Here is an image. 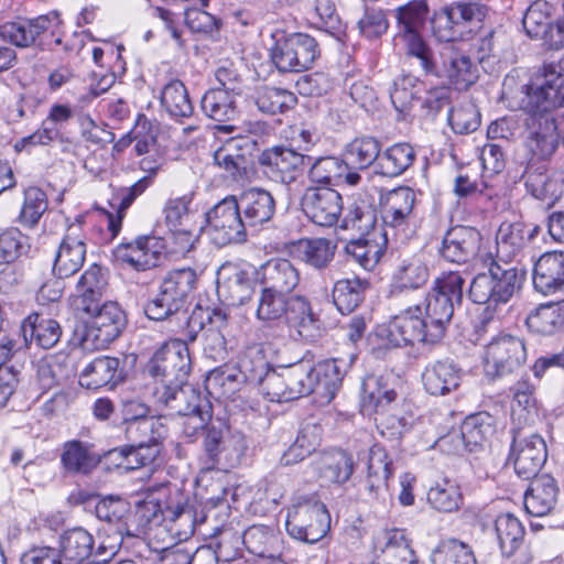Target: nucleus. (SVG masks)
<instances>
[{
    "label": "nucleus",
    "instance_id": "1",
    "mask_svg": "<svg viewBox=\"0 0 564 564\" xmlns=\"http://www.w3.org/2000/svg\"><path fill=\"white\" fill-rule=\"evenodd\" d=\"M484 264L488 271L471 280L468 296L476 304L497 308L507 304L521 289L524 272L512 264L498 262L491 253L486 256Z\"/></svg>",
    "mask_w": 564,
    "mask_h": 564
},
{
    "label": "nucleus",
    "instance_id": "2",
    "mask_svg": "<svg viewBox=\"0 0 564 564\" xmlns=\"http://www.w3.org/2000/svg\"><path fill=\"white\" fill-rule=\"evenodd\" d=\"M415 61L425 77L437 78L457 90H467L478 79L477 64L453 45L443 46L438 53L430 47Z\"/></svg>",
    "mask_w": 564,
    "mask_h": 564
},
{
    "label": "nucleus",
    "instance_id": "3",
    "mask_svg": "<svg viewBox=\"0 0 564 564\" xmlns=\"http://www.w3.org/2000/svg\"><path fill=\"white\" fill-rule=\"evenodd\" d=\"M464 284L465 280L460 272H443L435 279L432 290L421 305L433 335L438 336L441 340L453 318L455 306L462 304Z\"/></svg>",
    "mask_w": 564,
    "mask_h": 564
},
{
    "label": "nucleus",
    "instance_id": "4",
    "mask_svg": "<svg viewBox=\"0 0 564 564\" xmlns=\"http://www.w3.org/2000/svg\"><path fill=\"white\" fill-rule=\"evenodd\" d=\"M196 273L191 268L170 271L160 284L159 292L144 305L148 318L162 322L177 314L195 289Z\"/></svg>",
    "mask_w": 564,
    "mask_h": 564
},
{
    "label": "nucleus",
    "instance_id": "5",
    "mask_svg": "<svg viewBox=\"0 0 564 564\" xmlns=\"http://www.w3.org/2000/svg\"><path fill=\"white\" fill-rule=\"evenodd\" d=\"M336 245L326 238H299L284 241V289L293 291L300 282L293 262L307 264L316 270L328 267L335 256Z\"/></svg>",
    "mask_w": 564,
    "mask_h": 564
},
{
    "label": "nucleus",
    "instance_id": "6",
    "mask_svg": "<svg viewBox=\"0 0 564 564\" xmlns=\"http://www.w3.org/2000/svg\"><path fill=\"white\" fill-rule=\"evenodd\" d=\"M204 332L203 352L215 362H225L228 358L227 341L224 328L227 315L221 310L197 305L187 318L185 339L187 344L196 340L199 332Z\"/></svg>",
    "mask_w": 564,
    "mask_h": 564
},
{
    "label": "nucleus",
    "instance_id": "7",
    "mask_svg": "<svg viewBox=\"0 0 564 564\" xmlns=\"http://www.w3.org/2000/svg\"><path fill=\"white\" fill-rule=\"evenodd\" d=\"M186 339H173L162 345L144 367V375L155 387L183 384L191 371V358Z\"/></svg>",
    "mask_w": 564,
    "mask_h": 564
},
{
    "label": "nucleus",
    "instance_id": "8",
    "mask_svg": "<svg viewBox=\"0 0 564 564\" xmlns=\"http://www.w3.org/2000/svg\"><path fill=\"white\" fill-rule=\"evenodd\" d=\"M395 21L394 39L401 41L408 57L417 59L430 45L423 37V30L430 18L427 0H409L392 10Z\"/></svg>",
    "mask_w": 564,
    "mask_h": 564
},
{
    "label": "nucleus",
    "instance_id": "9",
    "mask_svg": "<svg viewBox=\"0 0 564 564\" xmlns=\"http://www.w3.org/2000/svg\"><path fill=\"white\" fill-rule=\"evenodd\" d=\"M207 235L218 248L247 241L246 224L241 218L238 199L227 196L206 213Z\"/></svg>",
    "mask_w": 564,
    "mask_h": 564
},
{
    "label": "nucleus",
    "instance_id": "10",
    "mask_svg": "<svg viewBox=\"0 0 564 564\" xmlns=\"http://www.w3.org/2000/svg\"><path fill=\"white\" fill-rule=\"evenodd\" d=\"M524 339L511 334H500L486 345L484 371L487 378L496 380L519 370L527 361Z\"/></svg>",
    "mask_w": 564,
    "mask_h": 564
},
{
    "label": "nucleus",
    "instance_id": "11",
    "mask_svg": "<svg viewBox=\"0 0 564 564\" xmlns=\"http://www.w3.org/2000/svg\"><path fill=\"white\" fill-rule=\"evenodd\" d=\"M203 446L212 465L227 468L240 463L248 443L241 432H231L224 419L215 417L205 434Z\"/></svg>",
    "mask_w": 564,
    "mask_h": 564
},
{
    "label": "nucleus",
    "instance_id": "12",
    "mask_svg": "<svg viewBox=\"0 0 564 564\" xmlns=\"http://www.w3.org/2000/svg\"><path fill=\"white\" fill-rule=\"evenodd\" d=\"M511 434L508 459L520 478L530 480L539 475L547 459L546 443L540 434L527 433L520 427H513Z\"/></svg>",
    "mask_w": 564,
    "mask_h": 564
},
{
    "label": "nucleus",
    "instance_id": "13",
    "mask_svg": "<svg viewBox=\"0 0 564 564\" xmlns=\"http://www.w3.org/2000/svg\"><path fill=\"white\" fill-rule=\"evenodd\" d=\"M315 520V525L311 528L308 540L321 541L330 529V516L326 506L315 497L300 496L292 499L285 519V529L293 536L297 535L307 521Z\"/></svg>",
    "mask_w": 564,
    "mask_h": 564
},
{
    "label": "nucleus",
    "instance_id": "14",
    "mask_svg": "<svg viewBox=\"0 0 564 564\" xmlns=\"http://www.w3.org/2000/svg\"><path fill=\"white\" fill-rule=\"evenodd\" d=\"M426 322L421 304L410 306L389 322L388 339L397 347L415 343L434 346L441 341V338L433 335Z\"/></svg>",
    "mask_w": 564,
    "mask_h": 564
},
{
    "label": "nucleus",
    "instance_id": "15",
    "mask_svg": "<svg viewBox=\"0 0 564 564\" xmlns=\"http://www.w3.org/2000/svg\"><path fill=\"white\" fill-rule=\"evenodd\" d=\"M90 324L83 337V345L87 349H104L117 339L127 324L124 312L116 302L98 305L91 314Z\"/></svg>",
    "mask_w": 564,
    "mask_h": 564
},
{
    "label": "nucleus",
    "instance_id": "16",
    "mask_svg": "<svg viewBox=\"0 0 564 564\" xmlns=\"http://www.w3.org/2000/svg\"><path fill=\"white\" fill-rule=\"evenodd\" d=\"M416 202L415 192L408 186L389 191L380 198V215L383 224V236L397 237L405 235L413 216Z\"/></svg>",
    "mask_w": 564,
    "mask_h": 564
},
{
    "label": "nucleus",
    "instance_id": "17",
    "mask_svg": "<svg viewBox=\"0 0 564 564\" xmlns=\"http://www.w3.org/2000/svg\"><path fill=\"white\" fill-rule=\"evenodd\" d=\"M217 292L228 305L240 306L248 302L253 293L256 268L246 262L224 263L217 273Z\"/></svg>",
    "mask_w": 564,
    "mask_h": 564
},
{
    "label": "nucleus",
    "instance_id": "18",
    "mask_svg": "<svg viewBox=\"0 0 564 564\" xmlns=\"http://www.w3.org/2000/svg\"><path fill=\"white\" fill-rule=\"evenodd\" d=\"M539 225L522 221H503L496 234V259L498 262H511L521 256L529 243L540 234Z\"/></svg>",
    "mask_w": 564,
    "mask_h": 564
},
{
    "label": "nucleus",
    "instance_id": "19",
    "mask_svg": "<svg viewBox=\"0 0 564 564\" xmlns=\"http://www.w3.org/2000/svg\"><path fill=\"white\" fill-rule=\"evenodd\" d=\"M302 210L314 224L330 227L339 219L343 199L337 191L328 186L311 187L302 197Z\"/></svg>",
    "mask_w": 564,
    "mask_h": 564
},
{
    "label": "nucleus",
    "instance_id": "20",
    "mask_svg": "<svg viewBox=\"0 0 564 564\" xmlns=\"http://www.w3.org/2000/svg\"><path fill=\"white\" fill-rule=\"evenodd\" d=\"M59 24L57 12L39 15L32 19L17 18L0 24V37L19 48H28L35 44L36 40L45 33L52 24Z\"/></svg>",
    "mask_w": 564,
    "mask_h": 564
},
{
    "label": "nucleus",
    "instance_id": "21",
    "mask_svg": "<svg viewBox=\"0 0 564 564\" xmlns=\"http://www.w3.org/2000/svg\"><path fill=\"white\" fill-rule=\"evenodd\" d=\"M481 239L480 231L475 227L454 226L443 236L440 256L451 263H467L477 256Z\"/></svg>",
    "mask_w": 564,
    "mask_h": 564
},
{
    "label": "nucleus",
    "instance_id": "22",
    "mask_svg": "<svg viewBox=\"0 0 564 564\" xmlns=\"http://www.w3.org/2000/svg\"><path fill=\"white\" fill-rule=\"evenodd\" d=\"M284 324L289 327V336L314 341L319 336L318 321L314 317L308 300L300 294L291 293L284 297Z\"/></svg>",
    "mask_w": 564,
    "mask_h": 564
},
{
    "label": "nucleus",
    "instance_id": "23",
    "mask_svg": "<svg viewBox=\"0 0 564 564\" xmlns=\"http://www.w3.org/2000/svg\"><path fill=\"white\" fill-rule=\"evenodd\" d=\"M398 405L395 379L392 375H367L361 382L360 409L362 414L371 416L381 409H394Z\"/></svg>",
    "mask_w": 564,
    "mask_h": 564
},
{
    "label": "nucleus",
    "instance_id": "24",
    "mask_svg": "<svg viewBox=\"0 0 564 564\" xmlns=\"http://www.w3.org/2000/svg\"><path fill=\"white\" fill-rule=\"evenodd\" d=\"M373 550L382 564H420L403 529L390 528L377 532Z\"/></svg>",
    "mask_w": 564,
    "mask_h": 564
},
{
    "label": "nucleus",
    "instance_id": "25",
    "mask_svg": "<svg viewBox=\"0 0 564 564\" xmlns=\"http://www.w3.org/2000/svg\"><path fill=\"white\" fill-rule=\"evenodd\" d=\"M77 230V227L70 226L55 252L52 273L57 279L70 278L84 265L87 245L85 237Z\"/></svg>",
    "mask_w": 564,
    "mask_h": 564
},
{
    "label": "nucleus",
    "instance_id": "26",
    "mask_svg": "<svg viewBox=\"0 0 564 564\" xmlns=\"http://www.w3.org/2000/svg\"><path fill=\"white\" fill-rule=\"evenodd\" d=\"M153 398L178 415L193 413L199 409L204 411L209 401L187 381L183 384L154 387Z\"/></svg>",
    "mask_w": 564,
    "mask_h": 564
},
{
    "label": "nucleus",
    "instance_id": "27",
    "mask_svg": "<svg viewBox=\"0 0 564 564\" xmlns=\"http://www.w3.org/2000/svg\"><path fill=\"white\" fill-rule=\"evenodd\" d=\"M108 285L107 270L97 263L88 267L75 285L76 310L91 314L97 310Z\"/></svg>",
    "mask_w": 564,
    "mask_h": 564
},
{
    "label": "nucleus",
    "instance_id": "28",
    "mask_svg": "<svg viewBox=\"0 0 564 564\" xmlns=\"http://www.w3.org/2000/svg\"><path fill=\"white\" fill-rule=\"evenodd\" d=\"M392 460L386 449L375 445L369 451L365 489L371 501L384 505L389 497L388 480L392 475Z\"/></svg>",
    "mask_w": 564,
    "mask_h": 564
},
{
    "label": "nucleus",
    "instance_id": "29",
    "mask_svg": "<svg viewBox=\"0 0 564 564\" xmlns=\"http://www.w3.org/2000/svg\"><path fill=\"white\" fill-rule=\"evenodd\" d=\"M94 538L83 528H74L65 531L59 536V555L64 564H82L88 558H93V564L106 562V557H101L102 546H99L94 553Z\"/></svg>",
    "mask_w": 564,
    "mask_h": 564
},
{
    "label": "nucleus",
    "instance_id": "30",
    "mask_svg": "<svg viewBox=\"0 0 564 564\" xmlns=\"http://www.w3.org/2000/svg\"><path fill=\"white\" fill-rule=\"evenodd\" d=\"M560 487L557 480L550 474L536 475L524 492V509L533 517H544L551 513L558 501Z\"/></svg>",
    "mask_w": 564,
    "mask_h": 564
},
{
    "label": "nucleus",
    "instance_id": "31",
    "mask_svg": "<svg viewBox=\"0 0 564 564\" xmlns=\"http://www.w3.org/2000/svg\"><path fill=\"white\" fill-rule=\"evenodd\" d=\"M123 379L120 359L110 356L96 357L79 373V384L91 390L113 388Z\"/></svg>",
    "mask_w": 564,
    "mask_h": 564
},
{
    "label": "nucleus",
    "instance_id": "32",
    "mask_svg": "<svg viewBox=\"0 0 564 564\" xmlns=\"http://www.w3.org/2000/svg\"><path fill=\"white\" fill-rule=\"evenodd\" d=\"M475 8L470 4L445 6L430 13L431 34L438 42H452L458 35L457 26L462 21H470Z\"/></svg>",
    "mask_w": 564,
    "mask_h": 564
},
{
    "label": "nucleus",
    "instance_id": "33",
    "mask_svg": "<svg viewBox=\"0 0 564 564\" xmlns=\"http://www.w3.org/2000/svg\"><path fill=\"white\" fill-rule=\"evenodd\" d=\"M20 335L23 338V346L25 348H29L34 343L40 348L51 349L59 341L62 327L53 318L32 313L22 321Z\"/></svg>",
    "mask_w": 564,
    "mask_h": 564
},
{
    "label": "nucleus",
    "instance_id": "34",
    "mask_svg": "<svg viewBox=\"0 0 564 564\" xmlns=\"http://www.w3.org/2000/svg\"><path fill=\"white\" fill-rule=\"evenodd\" d=\"M462 369L449 358L429 364L422 372L424 389L431 395H446L459 387Z\"/></svg>",
    "mask_w": 564,
    "mask_h": 564
},
{
    "label": "nucleus",
    "instance_id": "35",
    "mask_svg": "<svg viewBox=\"0 0 564 564\" xmlns=\"http://www.w3.org/2000/svg\"><path fill=\"white\" fill-rule=\"evenodd\" d=\"M533 285L544 295L563 291L564 252H545L539 258L533 269Z\"/></svg>",
    "mask_w": 564,
    "mask_h": 564
},
{
    "label": "nucleus",
    "instance_id": "36",
    "mask_svg": "<svg viewBox=\"0 0 564 564\" xmlns=\"http://www.w3.org/2000/svg\"><path fill=\"white\" fill-rule=\"evenodd\" d=\"M317 377L311 360L300 359L284 365V400L291 401L308 395L317 389Z\"/></svg>",
    "mask_w": 564,
    "mask_h": 564
},
{
    "label": "nucleus",
    "instance_id": "37",
    "mask_svg": "<svg viewBox=\"0 0 564 564\" xmlns=\"http://www.w3.org/2000/svg\"><path fill=\"white\" fill-rule=\"evenodd\" d=\"M318 54L317 42L308 34L293 33L284 37V59H288L291 73L311 68Z\"/></svg>",
    "mask_w": 564,
    "mask_h": 564
},
{
    "label": "nucleus",
    "instance_id": "38",
    "mask_svg": "<svg viewBox=\"0 0 564 564\" xmlns=\"http://www.w3.org/2000/svg\"><path fill=\"white\" fill-rule=\"evenodd\" d=\"M496 424V417L486 411L466 416L460 424V436L465 449L477 452L482 448L494 436Z\"/></svg>",
    "mask_w": 564,
    "mask_h": 564
},
{
    "label": "nucleus",
    "instance_id": "39",
    "mask_svg": "<svg viewBox=\"0 0 564 564\" xmlns=\"http://www.w3.org/2000/svg\"><path fill=\"white\" fill-rule=\"evenodd\" d=\"M195 192L189 191L180 197L170 198L164 206L165 221L167 226L184 240V248H192L196 237L192 231L185 230L182 226L188 220L189 216L195 212L193 202Z\"/></svg>",
    "mask_w": 564,
    "mask_h": 564
},
{
    "label": "nucleus",
    "instance_id": "40",
    "mask_svg": "<svg viewBox=\"0 0 564 564\" xmlns=\"http://www.w3.org/2000/svg\"><path fill=\"white\" fill-rule=\"evenodd\" d=\"M239 209L245 215L246 226H257L269 221L275 210L274 199L263 189L252 188L243 192L239 199Z\"/></svg>",
    "mask_w": 564,
    "mask_h": 564
},
{
    "label": "nucleus",
    "instance_id": "41",
    "mask_svg": "<svg viewBox=\"0 0 564 564\" xmlns=\"http://www.w3.org/2000/svg\"><path fill=\"white\" fill-rule=\"evenodd\" d=\"M154 241L152 237H138L134 241L117 246L113 254L117 260L129 263L138 271H144L158 264L159 252L151 247Z\"/></svg>",
    "mask_w": 564,
    "mask_h": 564
},
{
    "label": "nucleus",
    "instance_id": "42",
    "mask_svg": "<svg viewBox=\"0 0 564 564\" xmlns=\"http://www.w3.org/2000/svg\"><path fill=\"white\" fill-rule=\"evenodd\" d=\"M162 445L145 444V441L139 444L126 445L109 451L108 457L116 462L118 468L124 470H134L152 464L160 455Z\"/></svg>",
    "mask_w": 564,
    "mask_h": 564
},
{
    "label": "nucleus",
    "instance_id": "43",
    "mask_svg": "<svg viewBox=\"0 0 564 564\" xmlns=\"http://www.w3.org/2000/svg\"><path fill=\"white\" fill-rule=\"evenodd\" d=\"M415 159L416 152L410 143H395L380 152L375 173L387 177L399 176L412 166Z\"/></svg>",
    "mask_w": 564,
    "mask_h": 564
},
{
    "label": "nucleus",
    "instance_id": "44",
    "mask_svg": "<svg viewBox=\"0 0 564 564\" xmlns=\"http://www.w3.org/2000/svg\"><path fill=\"white\" fill-rule=\"evenodd\" d=\"M354 360L355 356L350 355L348 359L333 358L318 365L315 370L317 391L324 394L327 402L335 398Z\"/></svg>",
    "mask_w": 564,
    "mask_h": 564
},
{
    "label": "nucleus",
    "instance_id": "45",
    "mask_svg": "<svg viewBox=\"0 0 564 564\" xmlns=\"http://www.w3.org/2000/svg\"><path fill=\"white\" fill-rule=\"evenodd\" d=\"M354 470V457L343 449L325 453L318 466L319 477L337 486L346 484L351 478Z\"/></svg>",
    "mask_w": 564,
    "mask_h": 564
},
{
    "label": "nucleus",
    "instance_id": "46",
    "mask_svg": "<svg viewBox=\"0 0 564 564\" xmlns=\"http://www.w3.org/2000/svg\"><path fill=\"white\" fill-rule=\"evenodd\" d=\"M429 280V268L419 257L401 260L392 274V292L416 290Z\"/></svg>",
    "mask_w": 564,
    "mask_h": 564
},
{
    "label": "nucleus",
    "instance_id": "47",
    "mask_svg": "<svg viewBox=\"0 0 564 564\" xmlns=\"http://www.w3.org/2000/svg\"><path fill=\"white\" fill-rule=\"evenodd\" d=\"M544 80L541 85L530 87L525 99L554 112L556 108H564V75L556 76L543 72Z\"/></svg>",
    "mask_w": 564,
    "mask_h": 564
},
{
    "label": "nucleus",
    "instance_id": "48",
    "mask_svg": "<svg viewBox=\"0 0 564 564\" xmlns=\"http://www.w3.org/2000/svg\"><path fill=\"white\" fill-rule=\"evenodd\" d=\"M370 284L360 278L338 280L333 288V303L341 314L354 312L365 300Z\"/></svg>",
    "mask_w": 564,
    "mask_h": 564
},
{
    "label": "nucleus",
    "instance_id": "49",
    "mask_svg": "<svg viewBox=\"0 0 564 564\" xmlns=\"http://www.w3.org/2000/svg\"><path fill=\"white\" fill-rule=\"evenodd\" d=\"M61 462L67 473L87 475L99 459L89 444L73 440L64 443Z\"/></svg>",
    "mask_w": 564,
    "mask_h": 564
},
{
    "label": "nucleus",
    "instance_id": "50",
    "mask_svg": "<svg viewBox=\"0 0 564 564\" xmlns=\"http://www.w3.org/2000/svg\"><path fill=\"white\" fill-rule=\"evenodd\" d=\"M529 330L540 335H552L564 326V301L540 305L525 319Z\"/></svg>",
    "mask_w": 564,
    "mask_h": 564
},
{
    "label": "nucleus",
    "instance_id": "51",
    "mask_svg": "<svg viewBox=\"0 0 564 564\" xmlns=\"http://www.w3.org/2000/svg\"><path fill=\"white\" fill-rule=\"evenodd\" d=\"M495 531L503 556H512L521 546L525 530L518 518L511 513H502L495 521Z\"/></svg>",
    "mask_w": 564,
    "mask_h": 564
},
{
    "label": "nucleus",
    "instance_id": "52",
    "mask_svg": "<svg viewBox=\"0 0 564 564\" xmlns=\"http://www.w3.org/2000/svg\"><path fill=\"white\" fill-rule=\"evenodd\" d=\"M524 134L527 137H558L554 112L524 99Z\"/></svg>",
    "mask_w": 564,
    "mask_h": 564
},
{
    "label": "nucleus",
    "instance_id": "53",
    "mask_svg": "<svg viewBox=\"0 0 564 564\" xmlns=\"http://www.w3.org/2000/svg\"><path fill=\"white\" fill-rule=\"evenodd\" d=\"M200 107L208 118L218 122L232 120L237 115L235 96L228 89H209L203 96Z\"/></svg>",
    "mask_w": 564,
    "mask_h": 564
},
{
    "label": "nucleus",
    "instance_id": "54",
    "mask_svg": "<svg viewBox=\"0 0 564 564\" xmlns=\"http://www.w3.org/2000/svg\"><path fill=\"white\" fill-rule=\"evenodd\" d=\"M161 104L169 115L174 118H187L194 111L187 89L178 79H173L163 87Z\"/></svg>",
    "mask_w": 564,
    "mask_h": 564
},
{
    "label": "nucleus",
    "instance_id": "55",
    "mask_svg": "<svg viewBox=\"0 0 564 564\" xmlns=\"http://www.w3.org/2000/svg\"><path fill=\"white\" fill-rule=\"evenodd\" d=\"M553 6L545 0L532 2L522 19V25L530 39L542 40L552 22Z\"/></svg>",
    "mask_w": 564,
    "mask_h": 564
},
{
    "label": "nucleus",
    "instance_id": "56",
    "mask_svg": "<svg viewBox=\"0 0 564 564\" xmlns=\"http://www.w3.org/2000/svg\"><path fill=\"white\" fill-rule=\"evenodd\" d=\"M150 185L151 176H143L133 185L119 189L117 195V198L119 199V205L116 210V214L109 213L107 215L108 230L111 232L112 237H116L119 234L126 210L132 205L137 197H139L145 192V189Z\"/></svg>",
    "mask_w": 564,
    "mask_h": 564
},
{
    "label": "nucleus",
    "instance_id": "57",
    "mask_svg": "<svg viewBox=\"0 0 564 564\" xmlns=\"http://www.w3.org/2000/svg\"><path fill=\"white\" fill-rule=\"evenodd\" d=\"M427 501L440 512H454L462 506L463 496L454 481L443 479L429 489Z\"/></svg>",
    "mask_w": 564,
    "mask_h": 564
},
{
    "label": "nucleus",
    "instance_id": "58",
    "mask_svg": "<svg viewBox=\"0 0 564 564\" xmlns=\"http://www.w3.org/2000/svg\"><path fill=\"white\" fill-rule=\"evenodd\" d=\"M126 435L132 444H160L167 435V427L160 417L137 420L126 424Z\"/></svg>",
    "mask_w": 564,
    "mask_h": 564
},
{
    "label": "nucleus",
    "instance_id": "59",
    "mask_svg": "<svg viewBox=\"0 0 564 564\" xmlns=\"http://www.w3.org/2000/svg\"><path fill=\"white\" fill-rule=\"evenodd\" d=\"M238 141L230 140L214 153L215 163L228 172L235 181H241L247 175L246 158L239 153Z\"/></svg>",
    "mask_w": 564,
    "mask_h": 564
},
{
    "label": "nucleus",
    "instance_id": "60",
    "mask_svg": "<svg viewBox=\"0 0 564 564\" xmlns=\"http://www.w3.org/2000/svg\"><path fill=\"white\" fill-rule=\"evenodd\" d=\"M380 143L371 137L357 138L346 148L347 159L358 169L364 170L379 161Z\"/></svg>",
    "mask_w": 564,
    "mask_h": 564
},
{
    "label": "nucleus",
    "instance_id": "61",
    "mask_svg": "<svg viewBox=\"0 0 564 564\" xmlns=\"http://www.w3.org/2000/svg\"><path fill=\"white\" fill-rule=\"evenodd\" d=\"M431 560L433 564H477L471 547L455 539L437 546Z\"/></svg>",
    "mask_w": 564,
    "mask_h": 564
},
{
    "label": "nucleus",
    "instance_id": "62",
    "mask_svg": "<svg viewBox=\"0 0 564 564\" xmlns=\"http://www.w3.org/2000/svg\"><path fill=\"white\" fill-rule=\"evenodd\" d=\"M95 513L99 520L115 525L121 531L126 518L130 514V505L120 497L109 496L97 501Z\"/></svg>",
    "mask_w": 564,
    "mask_h": 564
},
{
    "label": "nucleus",
    "instance_id": "63",
    "mask_svg": "<svg viewBox=\"0 0 564 564\" xmlns=\"http://www.w3.org/2000/svg\"><path fill=\"white\" fill-rule=\"evenodd\" d=\"M345 252L367 271L372 270L383 254L382 248L376 241L366 239L349 241Z\"/></svg>",
    "mask_w": 564,
    "mask_h": 564
},
{
    "label": "nucleus",
    "instance_id": "64",
    "mask_svg": "<svg viewBox=\"0 0 564 564\" xmlns=\"http://www.w3.org/2000/svg\"><path fill=\"white\" fill-rule=\"evenodd\" d=\"M390 10L376 6H366L364 15L358 21L360 33L369 39L382 36L389 29L388 13Z\"/></svg>",
    "mask_w": 564,
    "mask_h": 564
}]
</instances>
